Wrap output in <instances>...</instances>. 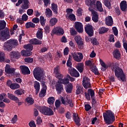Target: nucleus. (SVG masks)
Returning a JSON list of instances; mask_svg holds the SVG:
<instances>
[{
	"instance_id": "10",
	"label": "nucleus",
	"mask_w": 127,
	"mask_h": 127,
	"mask_svg": "<svg viewBox=\"0 0 127 127\" xmlns=\"http://www.w3.org/2000/svg\"><path fill=\"white\" fill-rule=\"evenodd\" d=\"M61 102L63 105L64 106H68L69 105V107L72 108L74 107V102H73L72 100L71 99H67L66 100H65V98L62 97H61Z\"/></svg>"
},
{
	"instance_id": "54",
	"label": "nucleus",
	"mask_w": 127,
	"mask_h": 127,
	"mask_svg": "<svg viewBox=\"0 0 127 127\" xmlns=\"http://www.w3.org/2000/svg\"><path fill=\"white\" fill-rule=\"evenodd\" d=\"M71 58L72 57L69 56L66 63L67 67H69V68H72V67H71L72 66V62H71Z\"/></svg>"
},
{
	"instance_id": "43",
	"label": "nucleus",
	"mask_w": 127,
	"mask_h": 127,
	"mask_svg": "<svg viewBox=\"0 0 127 127\" xmlns=\"http://www.w3.org/2000/svg\"><path fill=\"white\" fill-rule=\"evenodd\" d=\"M26 103L29 104V105H32L34 103V100L31 97H27L25 100Z\"/></svg>"
},
{
	"instance_id": "44",
	"label": "nucleus",
	"mask_w": 127,
	"mask_h": 127,
	"mask_svg": "<svg viewBox=\"0 0 127 127\" xmlns=\"http://www.w3.org/2000/svg\"><path fill=\"white\" fill-rule=\"evenodd\" d=\"M26 28H29L30 27H35V24L32 22H28L25 24Z\"/></svg>"
},
{
	"instance_id": "29",
	"label": "nucleus",
	"mask_w": 127,
	"mask_h": 127,
	"mask_svg": "<svg viewBox=\"0 0 127 127\" xmlns=\"http://www.w3.org/2000/svg\"><path fill=\"white\" fill-rule=\"evenodd\" d=\"M34 87L36 90V94L37 95L39 93V90H40V83L38 81H35L34 83Z\"/></svg>"
},
{
	"instance_id": "25",
	"label": "nucleus",
	"mask_w": 127,
	"mask_h": 127,
	"mask_svg": "<svg viewBox=\"0 0 127 127\" xmlns=\"http://www.w3.org/2000/svg\"><path fill=\"white\" fill-rule=\"evenodd\" d=\"M36 36L38 39H42V37H43V29L38 28L37 33L36 34Z\"/></svg>"
},
{
	"instance_id": "33",
	"label": "nucleus",
	"mask_w": 127,
	"mask_h": 127,
	"mask_svg": "<svg viewBox=\"0 0 127 127\" xmlns=\"http://www.w3.org/2000/svg\"><path fill=\"white\" fill-rule=\"evenodd\" d=\"M76 68L80 72V73H82L84 70V64L79 63L77 64L76 65Z\"/></svg>"
},
{
	"instance_id": "35",
	"label": "nucleus",
	"mask_w": 127,
	"mask_h": 127,
	"mask_svg": "<svg viewBox=\"0 0 127 127\" xmlns=\"http://www.w3.org/2000/svg\"><path fill=\"white\" fill-rule=\"evenodd\" d=\"M52 10L55 12V14H57L58 13V6L57 4L54 3H52Z\"/></svg>"
},
{
	"instance_id": "9",
	"label": "nucleus",
	"mask_w": 127,
	"mask_h": 127,
	"mask_svg": "<svg viewBox=\"0 0 127 127\" xmlns=\"http://www.w3.org/2000/svg\"><path fill=\"white\" fill-rule=\"evenodd\" d=\"M56 77L59 80L58 82H60V83L64 84V85H67L69 83V79L68 78L63 79V75L61 73L57 74Z\"/></svg>"
},
{
	"instance_id": "28",
	"label": "nucleus",
	"mask_w": 127,
	"mask_h": 127,
	"mask_svg": "<svg viewBox=\"0 0 127 127\" xmlns=\"http://www.w3.org/2000/svg\"><path fill=\"white\" fill-rule=\"evenodd\" d=\"M113 56L116 59H120L121 58V52H120L119 49H116L113 52Z\"/></svg>"
},
{
	"instance_id": "17",
	"label": "nucleus",
	"mask_w": 127,
	"mask_h": 127,
	"mask_svg": "<svg viewBox=\"0 0 127 127\" xmlns=\"http://www.w3.org/2000/svg\"><path fill=\"white\" fill-rule=\"evenodd\" d=\"M43 88L39 93V97L43 98L45 96V93H46V90H47V86L45 84V82H42Z\"/></svg>"
},
{
	"instance_id": "4",
	"label": "nucleus",
	"mask_w": 127,
	"mask_h": 127,
	"mask_svg": "<svg viewBox=\"0 0 127 127\" xmlns=\"http://www.w3.org/2000/svg\"><path fill=\"white\" fill-rule=\"evenodd\" d=\"M33 73L34 77L37 81H40L41 78H42V76H43V71L40 67L35 68L33 71Z\"/></svg>"
},
{
	"instance_id": "61",
	"label": "nucleus",
	"mask_w": 127,
	"mask_h": 127,
	"mask_svg": "<svg viewBox=\"0 0 127 127\" xmlns=\"http://www.w3.org/2000/svg\"><path fill=\"white\" fill-rule=\"evenodd\" d=\"M61 106V102H60V100H57L55 102V106L57 108H59Z\"/></svg>"
},
{
	"instance_id": "39",
	"label": "nucleus",
	"mask_w": 127,
	"mask_h": 127,
	"mask_svg": "<svg viewBox=\"0 0 127 127\" xmlns=\"http://www.w3.org/2000/svg\"><path fill=\"white\" fill-rule=\"evenodd\" d=\"M20 88V85L18 84V83H13L10 86V89L11 90H17V89H19Z\"/></svg>"
},
{
	"instance_id": "18",
	"label": "nucleus",
	"mask_w": 127,
	"mask_h": 127,
	"mask_svg": "<svg viewBox=\"0 0 127 127\" xmlns=\"http://www.w3.org/2000/svg\"><path fill=\"white\" fill-rule=\"evenodd\" d=\"M105 24L108 26H112L114 24V20H113V17L111 16H108L105 18Z\"/></svg>"
},
{
	"instance_id": "24",
	"label": "nucleus",
	"mask_w": 127,
	"mask_h": 127,
	"mask_svg": "<svg viewBox=\"0 0 127 127\" xmlns=\"http://www.w3.org/2000/svg\"><path fill=\"white\" fill-rule=\"evenodd\" d=\"M31 44H34V45H40L42 44V42L37 39H33L29 41Z\"/></svg>"
},
{
	"instance_id": "5",
	"label": "nucleus",
	"mask_w": 127,
	"mask_h": 127,
	"mask_svg": "<svg viewBox=\"0 0 127 127\" xmlns=\"http://www.w3.org/2000/svg\"><path fill=\"white\" fill-rule=\"evenodd\" d=\"M39 110L40 113L45 116H53V115H54V112H53V110L47 107H40Z\"/></svg>"
},
{
	"instance_id": "46",
	"label": "nucleus",
	"mask_w": 127,
	"mask_h": 127,
	"mask_svg": "<svg viewBox=\"0 0 127 127\" xmlns=\"http://www.w3.org/2000/svg\"><path fill=\"white\" fill-rule=\"evenodd\" d=\"M6 25V23H5V21H4V20H0V30H1L2 29H4V28H5Z\"/></svg>"
},
{
	"instance_id": "36",
	"label": "nucleus",
	"mask_w": 127,
	"mask_h": 127,
	"mask_svg": "<svg viewBox=\"0 0 127 127\" xmlns=\"http://www.w3.org/2000/svg\"><path fill=\"white\" fill-rule=\"evenodd\" d=\"M24 93H25V90L17 89L14 91V94L17 96H21V95H22V94H24Z\"/></svg>"
},
{
	"instance_id": "48",
	"label": "nucleus",
	"mask_w": 127,
	"mask_h": 127,
	"mask_svg": "<svg viewBox=\"0 0 127 127\" xmlns=\"http://www.w3.org/2000/svg\"><path fill=\"white\" fill-rule=\"evenodd\" d=\"M54 74H55L56 75L60 74V66H59V65H58L56 67L54 68Z\"/></svg>"
},
{
	"instance_id": "64",
	"label": "nucleus",
	"mask_w": 127,
	"mask_h": 127,
	"mask_svg": "<svg viewBox=\"0 0 127 127\" xmlns=\"http://www.w3.org/2000/svg\"><path fill=\"white\" fill-rule=\"evenodd\" d=\"M22 19L23 21H26L28 19V16L26 14H24L22 16Z\"/></svg>"
},
{
	"instance_id": "6",
	"label": "nucleus",
	"mask_w": 127,
	"mask_h": 127,
	"mask_svg": "<svg viewBox=\"0 0 127 127\" xmlns=\"http://www.w3.org/2000/svg\"><path fill=\"white\" fill-rule=\"evenodd\" d=\"M10 37L9 30H4L0 32V40L1 41H5Z\"/></svg>"
},
{
	"instance_id": "56",
	"label": "nucleus",
	"mask_w": 127,
	"mask_h": 127,
	"mask_svg": "<svg viewBox=\"0 0 127 127\" xmlns=\"http://www.w3.org/2000/svg\"><path fill=\"white\" fill-rule=\"evenodd\" d=\"M82 85L85 89H88V88H91V83L90 82H88L87 83H86V82H84V83H82Z\"/></svg>"
},
{
	"instance_id": "52",
	"label": "nucleus",
	"mask_w": 127,
	"mask_h": 127,
	"mask_svg": "<svg viewBox=\"0 0 127 127\" xmlns=\"http://www.w3.org/2000/svg\"><path fill=\"white\" fill-rule=\"evenodd\" d=\"M88 93L90 95L91 98L95 97V91L93 89H89L88 90Z\"/></svg>"
},
{
	"instance_id": "3",
	"label": "nucleus",
	"mask_w": 127,
	"mask_h": 127,
	"mask_svg": "<svg viewBox=\"0 0 127 127\" xmlns=\"http://www.w3.org/2000/svg\"><path fill=\"white\" fill-rule=\"evenodd\" d=\"M112 70H115V76L118 78V80H122L123 82L126 81V75L124 74L123 69L120 67H116V66L113 65L112 66Z\"/></svg>"
},
{
	"instance_id": "49",
	"label": "nucleus",
	"mask_w": 127,
	"mask_h": 127,
	"mask_svg": "<svg viewBox=\"0 0 127 127\" xmlns=\"http://www.w3.org/2000/svg\"><path fill=\"white\" fill-rule=\"evenodd\" d=\"M54 102H55V98L53 97H50L48 99V103L50 105L54 104Z\"/></svg>"
},
{
	"instance_id": "38",
	"label": "nucleus",
	"mask_w": 127,
	"mask_h": 127,
	"mask_svg": "<svg viewBox=\"0 0 127 127\" xmlns=\"http://www.w3.org/2000/svg\"><path fill=\"white\" fill-rule=\"evenodd\" d=\"M77 45L78 48L79 49H83V46L84 45V40L81 39L76 43Z\"/></svg>"
},
{
	"instance_id": "30",
	"label": "nucleus",
	"mask_w": 127,
	"mask_h": 127,
	"mask_svg": "<svg viewBox=\"0 0 127 127\" xmlns=\"http://www.w3.org/2000/svg\"><path fill=\"white\" fill-rule=\"evenodd\" d=\"M108 31H109V28L105 27H101L98 30L99 34H104V33H107Z\"/></svg>"
},
{
	"instance_id": "27",
	"label": "nucleus",
	"mask_w": 127,
	"mask_h": 127,
	"mask_svg": "<svg viewBox=\"0 0 127 127\" xmlns=\"http://www.w3.org/2000/svg\"><path fill=\"white\" fill-rule=\"evenodd\" d=\"M96 0H86L85 3L88 6H94V8L96 7V4H95V1Z\"/></svg>"
},
{
	"instance_id": "14",
	"label": "nucleus",
	"mask_w": 127,
	"mask_h": 127,
	"mask_svg": "<svg viewBox=\"0 0 127 127\" xmlns=\"http://www.w3.org/2000/svg\"><path fill=\"white\" fill-rule=\"evenodd\" d=\"M74 28H75L77 31H78L79 33L83 32V25L80 22H75Z\"/></svg>"
},
{
	"instance_id": "19",
	"label": "nucleus",
	"mask_w": 127,
	"mask_h": 127,
	"mask_svg": "<svg viewBox=\"0 0 127 127\" xmlns=\"http://www.w3.org/2000/svg\"><path fill=\"white\" fill-rule=\"evenodd\" d=\"M3 48L5 51H11L12 50V46L10 45L9 41H7L3 45Z\"/></svg>"
},
{
	"instance_id": "32",
	"label": "nucleus",
	"mask_w": 127,
	"mask_h": 127,
	"mask_svg": "<svg viewBox=\"0 0 127 127\" xmlns=\"http://www.w3.org/2000/svg\"><path fill=\"white\" fill-rule=\"evenodd\" d=\"M28 3H29L28 0H23V4L21 6L22 8H23V9H27V8L29 7Z\"/></svg>"
},
{
	"instance_id": "23",
	"label": "nucleus",
	"mask_w": 127,
	"mask_h": 127,
	"mask_svg": "<svg viewBox=\"0 0 127 127\" xmlns=\"http://www.w3.org/2000/svg\"><path fill=\"white\" fill-rule=\"evenodd\" d=\"M7 97L10 99V100H11L12 101H14V102H16V103H17V102H19V99H18V98L16 96H15L14 95L11 93H8Z\"/></svg>"
},
{
	"instance_id": "45",
	"label": "nucleus",
	"mask_w": 127,
	"mask_h": 127,
	"mask_svg": "<svg viewBox=\"0 0 127 127\" xmlns=\"http://www.w3.org/2000/svg\"><path fill=\"white\" fill-rule=\"evenodd\" d=\"M24 49H26V50L32 51V49H33V46L31 44H28L24 46Z\"/></svg>"
},
{
	"instance_id": "59",
	"label": "nucleus",
	"mask_w": 127,
	"mask_h": 127,
	"mask_svg": "<svg viewBox=\"0 0 127 127\" xmlns=\"http://www.w3.org/2000/svg\"><path fill=\"white\" fill-rule=\"evenodd\" d=\"M17 122V115H15L11 120L12 124H15Z\"/></svg>"
},
{
	"instance_id": "42",
	"label": "nucleus",
	"mask_w": 127,
	"mask_h": 127,
	"mask_svg": "<svg viewBox=\"0 0 127 127\" xmlns=\"http://www.w3.org/2000/svg\"><path fill=\"white\" fill-rule=\"evenodd\" d=\"M99 61L101 66L103 67V68H102V71H105L107 69H108V65L106 64L102 59H100Z\"/></svg>"
},
{
	"instance_id": "40",
	"label": "nucleus",
	"mask_w": 127,
	"mask_h": 127,
	"mask_svg": "<svg viewBox=\"0 0 127 127\" xmlns=\"http://www.w3.org/2000/svg\"><path fill=\"white\" fill-rule=\"evenodd\" d=\"M73 90V85L71 83H69L66 87V92L67 93H72Z\"/></svg>"
},
{
	"instance_id": "60",
	"label": "nucleus",
	"mask_w": 127,
	"mask_h": 127,
	"mask_svg": "<svg viewBox=\"0 0 127 127\" xmlns=\"http://www.w3.org/2000/svg\"><path fill=\"white\" fill-rule=\"evenodd\" d=\"M24 60L25 62H27V63H32L33 62V59L31 58H25Z\"/></svg>"
},
{
	"instance_id": "12",
	"label": "nucleus",
	"mask_w": 127,
	"mask_h": 127,
	"mask_svg": "<svg viewBox=\"0 0 127 127\" xmlns=\"http://www.w3.org/2000/svg\"><path fill=\"white\" fill-rule=\"evenodd\" d=\"M60 81H58L55 85L56 91L58 94H61L64 91V87Z\"/></svg>"
},
{
	"instance_id": "37",
	"label": "nucleus",
	"mask_w": 127,
	"mask_h": 127,
	"mask_svg": "<svg viewBox=\"0 0 127 127\" xmlns=\"http://www.w3.org/2000/svg\"><path fill=\"white\" fill-rule=\"evenodd\" d=\"M77 45L78 48L79 49H83V46L84 45V40L81 39L76 43Z\"/></svg>"
},
{
	"instance_id": "51",
	"label": "nucleus",
	"mask_w": 127,
	"mask_h": 127,
	"mask_svg": "<svg viewBox=\"0 0 127 127\" xmlns=\"http://www.w3.org/2000/svg\"><path fill=\"white\" fill-rule=\"evenodd\" d=\"M91 71H92V72L94 73L95 75H99V70H98V68H97V67H91Z\"/></svg>"
},
{
	"instance_id": "8",
	"label": "nucleus",
	"mask_w": 127,
	"mask_h": 127,
	"mask_svg": "<svg viewBox=\"0 0 127 127\" xmlns=\"http://www.w3.org/2000/svg\"><path fill=\"white\" fill-rule=\"evenodd\" d=\"M85 31L89 36L92 37L94 35V29L93 26L87 24L85 26Z\"/></svg>"
},
{
	"instance_id": "41",
	"label": "nucleus",
	"mask_w": 127,
	"mask_h": 127,
	"mask_svg": "<svg viewBox=\"0 0 127 127\" xmlns=\"http://www.w3.org/2000/svg\"><path fill=\"white\" fill-rule=\"evenodd\" d=\"M45 15L47 17H51L52 16V11L50 8H47L46 9Z\"/></svg>"
},
{
	"instance_id": "15",
	"label": "nucleus",
	"mask_w": 127,
	"mask_h": 127,
	"mask_svg": "<svg viewBox=\"0 0 127 127\" xmlns=\"http://www.w3.org/2000/svg\"><path fill=\"white\" fill-rule=\"evenodd\" d=\"M15 71V69L10 67V65L9 64H6L5 68V71L7 74L9 75H13L14 74V72Z\"/></svg>"
},
{
	"instance_id": "58",
	"label": "nucleus",
	"mask_w": 127,
	"mask_h": 127,
	"mask_svg": "<svg viewBox=\"0 0 127 127\" xmlns=\"http://www.w3.org/2000/svg\"><path fill=\"white\" fill-rule=\"evenodd\" d=\"M85 65L86 66H89V67H92V66H93V63L90 60H88L85 61Z\"/></svg>"
},
{
	"instance_id": "16",
	"label": "nucleus",
	"mask_w": 127,
	"mask_h": 127,
	"mask_svg": "<svg viewBox=\"0 0 127 127\" xmlns=\"http://www.w3.org/2000/svg\"><path fill=\"white\" fill-rule=\"evenodd\" d=\"M20 69H21V71L24 75L30 74V70H29V68L25 65H21L20 66Z\"/></svg>"
},
{
	"instance_id": "13",
	"label": "nucleus",
	"mask_w": 127,
	"mask_h": 127,
	"mask_svg": "<svg viewBox=\"0 0 127 127\" xmlns=\"http://www.w3.org/2000/svg\"><path fill=\"white\" fill-rule=\"evenodd\" d=\"M68 71L70 74L71 76H72V77H75L76 78H77L78 77L80 76V74L79 73V72H78L77 70L75 69L73 67H69Z\"/></svg>"
},
{
	"instance_id": "62",
	"label": "nucleus",
	"mask_w": 127,
	"mask_h": 127,
	"mask_svg": "<svg viewBox=\"0 0 127 127\" xmlns=\"http://www.w3.org/2000/svg\"><path fill=\"white\" fill-rule=\"evenodd\" d=\"M7 96L5 93H1L0 94V101H2L5 98H6Z\"/></svg>"
},
{
	"instance_id": "57",
	"label": "nucleus",
	"mask_w": 127,
	"mask_h": 127,
	"mask_svg": "<svg viewBox=\"0 0 127 127\" xmlns=\"http://www.w3.org/2000/svg\"><path fill=\"white\" fill-rule=\"evenodd\" d=\"M68 18L70 20H72L73 21H75L76 20V17L75 16V15L74 14H71L69 15Z\"/></svg>"
},
{
	"instance_id": "1",
	"label": "nucleus",
	"mask_w": 127,
	"mask_h": 127,
	"mask_svg": "<svg viewBox=\"0 0 127 127\" xmlns=\"http://www.w3.org/2000/svg\"><path fill=\"white\" fill-rule=\"evenodd\" d=\"M88 9L89 11L91 12L93 21H94V22H98V21H99V14H98L97 11L94 10V9H97L98 10V11H100L101 12L104 11V9H103V6H102V3H101V1H97L95 5V7L94 6H90Z\"/></svg>"
},
{
	"instance_id": "11",
	"label": "nucleus",
	"mask_w": 127,
	"mask_h": 127,
	"mask_svg": "<svg viewBox=\"0 0 127 127\" xmlns=\"http://www.w3.org/2000/svg\"><path fill=\"white\" fill-rule=\"evenodd\" d=\"M53 33L57 34V35H63L64 34V30L60 27H56L52 30Z\"/></svg>"
},
{
	"instance_id": "47",
	"label": "nucleus",
	"mask_w": 127,
	"mask_h": 127,
	"mask_svg": "<svg viewBox=\"0 0 127 127\" xmlns=\"http://www.w3.org/2000/svg\"><path fill=\"white\" fill-rule=\"evenodd\" d=\"M40 21L41 25H42V26H44L45 25V23H46V19L44 18V17L41 16L40 17Z\"/></svg>"
},
{
	"instance_id": "31",
	"label": "nucleus",
	"mask_w": 127,
	"mask_h": 127,
	"mask_svg": "<svg viewBox=\"0 0 127 127\" xmlns=\"http://www.w3.org/2000/svg\"><path fill=\"white\" fill-rule=\"evenodd\" d=\"M9 41V43H10V45L12 46V47H15L16 46H17L18 45V43L17 42V40H8Z\"/></svg>"
},
{
	"instance_id": "34",
	"label": "nucleus",
	"mask_w": 127,
	"mask_h": 127,
	"mask_svg": "<svg viewBox=\"0 0 127 127\" xmlns=\"http://www.w3.org/2000/svg\"><path fill=\"white\" fill-rule=\"evenodd\" d=\"M58 21V19H57V18H52L49 21L50 26H54V25L57 23Z\"/></svg>"
},
{
	"instance_id": "63",
	"label": "nucleus",
	"mask_w": 127,
	"mask_h": 127,
	"mask_svg": "<svg viewBox=\"0 0 127 127\" xmlns=\"http://www.w3.org/2000/svg\"><path fill=\"white\" fill-rule=\"evenodd\" d=\"M112 30L113 31V33L114 34L117 36V35H118V29L117 28V27H113L112 28Z\"/></svg>"
},
{
	"instance_id": "7",
	"label": "nucleus",
	"mask_w": 127,
	"mask_h": 127,
	"mask_svg": "<svg viewBox=\"0 0 127 127\" xmlns=\"http://www.w3.org/2000/svg\"><path fill=\"white\" fill-rule=\"evenodd\" d=\"M72 56L73 60L76 62H81L83 60V54L81 52H74L72 54Z\"/></svg>"
},
{
	"instance_id": "20",
	"label": "nucleus",
	"mask_w": 127,
	"mask_h": 127,
	"mask_svg": "<svg viewBox=\"0 0 127 127\" xmlns=\"http://www.w3.org/2000/svg\"><path fill=\"white\" fill-rule=\"evenodd\" d=\"M9 56L12 59L13 58L18 59L20 57V54L18 52H11L9 54Z\"/></svg>"
},
{
	"instance_id": "22",
	"label": "nucleus",
	"mask_w": 127,
	"mask_h": 127,
	"mask_svg": "<svg viewBox=\"0 0 127 127\" xmlns=\"http://www.w3.org/2000/svg\"><path fill=\"white\" fill-rule=\"evenodd\" d=\"M73 118L74 122L75 124H76V126H80V118H79L78 114H76V113H73Z\"/></svg>"
},
{
	"instance_id": "55",
	"label": "nucleus",
	"mask_w": 127,
	"mask_h": 127,
	"mask_svg": "<svg viewBox=\"0 0 127 127\" xmlns=\"http://www.w3.org/2000/svg\"><path fill=\"white\" fill-rule=\"evenodd\" d=\"M91 43H92L93 45H99V42H98V41H97V39H96V38H92L91 39Z\"/></svg>"
},
{
	"instance_id": "21",
	"label": "nucleus",
	"mask_w": 127,
	"mask_h": 127,
	"mask_svg": "<svg viewBox=\"0 0 127 127\" xmlns=\"http://www.w3.org/2000/svg\"><path fill=\"white\" fill-rule=\"evenodd\" d=\"M120 8L122 11H127V1L123 0L120 3Z\"/></svg>"
},
{
	"instance_id": "2",
	"label": "nucleus",
	"mask_w": 127,
	"mask_h": 127,
	"mask_svg": "<svg viewBox=\"0 0 127 127\" xmlns=\"http://www.w3.org/2000/svg\"><path fill=\"white\" fill-rule=\"evenodd\" d=\"M103 118L106 124L112 125L115 121V114L111 111H107L103 113Z\"/></svg>"
},
{
	"instance_id": "53",
	"label": "nucleus",
	"mask_w": 127,
	"mask_h": 127,
	"mask_svg": "<svg viewBox=\"0 0 127 127\" xmlns=\"http://www.w3.org/2000/svg\"><path fill=\"white\" fill-rule=\"evenodd\" d=\"M4 59H5L4 53L2 52H0V62L4 61Z\"/></svg>"
},
{
	"instance_id": "50",
	"label": "nucleus",
	"mask_w": 127,
	"mask_h": 127,
	"mask_svg": "<svg viewBox=\"0 0 127 127\" xmlns=\"http://www.w3.org/2000/svg\"><path fill=\"white\" fill-rule=\"evenodd\" d=\"M104 2L105 5H106L107 7L109 8V9L112 8V7L111 6V3L109 1V0H104Z\"/></svg>"
},
{
	"instance_id": "26",
	"label": "nucleus",
	"mask_w": 127,
	"mask_h": 127,
	"mask_svg": "<svg viewBox=\"0 0 127 127\" xmlns=\"http://www.w3.org/2000/svg\"><path fill=\"white\" fill-rule=\"evenodd\" d=\"M76 95H79V94H81V92H83V86H82L81 84H77L76 86Z\"/></svg>"
}]
</instances>
